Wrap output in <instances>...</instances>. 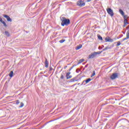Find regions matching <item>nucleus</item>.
Returning a JSON list of instances; mask_svg holds the SVG:
<instances>
[{"instance_id":"f257e3e1","label":"nucleus","mask_w":129,"mask_h":129,"mask_svg":"<svg viewBox=\"0 0 129 129\" xmlns=\"http://www.w3.org/2000/svg\"><path fill=\"white\" fill-rule=\"evenodd\" d=\"M60 21L61 22V26L64 27V26H68L70 25V20L66 19L64 17H60Z\"/></svg>"},{"instance_id":"f03ea898","label":"nucleus","mask_w":129,"mask_h":129,"mask_svg":"<svg viewBox=\"0 0 129 129\" xmlns=\"http://www.w3.org/2000/svg\"><path fill=\"white\" fill-rule=\"evenodd\" d=\"M102 51H98V52H94L93 53H91L88 57V59H92L94 58V57H96L97 55H99V54H101Z\"/></svg>"},{"instance_id":"7ed1b4c3","label":"nucleus","mask_w":129,"mask_h":129,"mask_svg":"<svg viewBox=\"0 0 129 129\" xmlns=\"http://www.w3.org/2000/svg\"><path fill=\"white\" fill-rule=\"evenodd\" d=\"M108 14L111 16V17H113L114 15V14L113 13V11L112 10V9L111 8H108L106 10Z\"/></svg>"},{"instance_id":"20e7f679","label":"nucleus","mask_w":129,"mask_h":129,"mask_svg":"<svg viewBox=\"0 0 129 129\" xmlns=\"http://www.w3.org/2000/svg\"><path fill=\"white\" fill-rule=\"evenodd\" d=\"M77 5L79 7H82L85 6V3L83 1H79L77 2Z\"/></svg>"},{"instance_id":"39448f33","label":"nucleus","mask_w":129,"mask_h":129,"mask_svg":"<svg viewBox=\"0 0 129 129\" xmlns=\"http://www.w3.org/2000/svg\"><path fill=\"white\" fill-rule=\"evenodd\" d=\"M117 77H118V74L114 73L110 76V79L112 80H114V79L117 78Z\"/></svg>"},{"instance_id":"423d86ee","label":"nucleus","mask_w":129,"mask_h":129,"mask_svg":"<svg viewBox=\"0 0 129 129\" xmlns=\"http://www.w3.org/2000/svg\"><path fill=\"white\" fill-rule=\"evenodd\" d=\"M3 17H4V18H6V19H7L8 22H11L12 21V19H11L10 16H8L7 15L4 14Z\"/></svg>"},{"instance_id":"0eeeda50","label":"nucleus","mask_w":129,"mask_h":129,"mask_svg":"<svg viewBox=\"0 0 129 129\" xmlns=\"http://www.w3.org/2000/svg\"><path fill=\"white\" fill-rule=\"evenodd\" d=\"M105 41L106 42H110V43L112 42L113 41V39L110 38L109 37H106L105 39Z\"/></svg>"},{"instance_id":"6e6552de","label":"nucleus","mask_w":129,"mask_h":129,"mask_svg":"<svg viewBox=\"0 0 129 129\" xmlns=\"http://www.w3.org/2000/svg\"><path fill=\"white\" fill-rule=\"evenodd\" d=\"M90 81H91V78H89L87 80H86V81H83V83H82V85H83V83H84V82H86V84H87V83H89V82H90Z\"/></svg>"},{"instance_id":"1a4fd4ad","label":"nucleus","mask_w":129,"mask_h":129,"mask_svg":"<svg viewBox=\"0 0 129 129\" xmlns=\"http://www.w3.org/2000/svg\"><path fill=\"white\" fill-rule=\"evenodd\" d=\"M44 63L46 68H48L49 67V62L48 61V59H47V58H45Z\"/></svg>"},{"instance_id":"9d476101","label":"nucleus","mask_w":129,"mask_h":129,"mask_svg":"<svg viewBox=\"0 0 129 129\" xmlns=\"http://www.w3.org/2000/svg\"><path fill=\"white\" fill-rule=\"evenodd\" d=\"M71 72H69L67 73V79H70V78H72V76H71Z\"/></svg>"},{"instance_id":"9b49d317","label":"nucleus","mask_w":129,"mask_h":129,"mask_svg":"<svg viewBox=\"0 0 129 129\" xmlns=\"http://www.w3.org/2000/svg\"><path fill=\"white\" fill-rule=\"evenodd\" d=\"M127 39H129V33L128 32H126V38H124L122 40V42H123V41H125V40H127Z\"/></svg>"},{"instance_id":"f8f14e48","label":"nucleus","mask_w":129,"mask_h":129,"mask_svg":"<svg viewBox=\"0 0 129 129\" xmlns=\"http://www.w3.org/2000/svg\"><path fill=\"white\" fill-rule=\"evenodd\" d=\"M119 13H120L121 16H124V12H123V11H122V10L119 9Z\"/></svg>"},{"instance_id":"ddd939ff","label":"nucleus","mask_w":129,"mask_h":129,"mask_svg":"<svg viewBox=\"0 0 129 129\" xmlns=\"http://www.w3.org/2000/svg\"><path fill=\"white\" fill-rule=\"evenodd\" d=\"M81 48H82V45L80 44L76 47V50H79L80 49H81Z\"/></svg>"},{"instance_id":"4468645a","label":"nucleus","mask_w":129,"mask_h":129,"mask_svg":"<svg viewBox=\"0 0 129 129\" xmlns=\"http://www.w3.org/2000/svg\"><path fill=\"white\" fill-rule=\"evenodd\" d=\"M76 81H78V80L76 79V78L71 79V82H75Z\"/></svg>"},{"instance_id":"2eb2a0df","label":"nucleus","mask_w":129,"mask_h":129,"mask_svg":"<svg viewBox=\"0 0 129 129\" xmlns=\"http://www.w3.org/2000/svg\"><path fill=\"white\" fill-rule=\"evenodd\" d=\"M14 75V72H13V71H11L10 74H9V76L10 77H13Z\"/></svg>"},{"instance_id":"dca6fc26","label":"nucleus","mask_w":129,"mask_h":129,"mask_svg":"<svg viewBox=\"0 0 129 129\" xmlns=\"http://www.w3.org/2000/svg\"><path fill=\"white\" fill-rule=\"evenodd\" d=\"M124 26H126L127 24H128V23H127V19H124Z\"/></svg>"},{"instance_id":"f3484780","label":"nucleus","mask_w":129,"mask_h":129,"mask_svg":"<svg viewBox=\"0 0 129 129\" xmlns=\"http://www.w3.org/2000/svg\"><path fill=\"white\" fill-rule=\"evenodd\" d=\"M97 37H98V38L99 40H100L101 41H102L103 39H102V37H101V36L98 34Z\"/></svg>"},{"instance_id":"a211bd4d","label":"nucleus","mask_w":129,"mask_h":129,"mask_svg":"<svg viewBox=\"0 0 129 129\" xmlns=\"http://www.w3.org/2000/svg\"><path fill=\"white\" fill-rule=\"evenodd\" d=\"M124 20H127L128 19L129 17L127 16V15H124L123 16Z\"/></svg>"},{"instance_id":"6ab92c4d","label":"nucleus","mask_w":129,"mask_h":129,"mask_svg":"<svg viewBox=\"0 0 129 129\" xmlns=\"http://www.w3.org/2000/svg\"><path fill=\"white\" fill-rule=\"evenodd\" d=\"M5 35L7 37H9L10 36V32L8 31H5Z\"/></svg>"},{"instance_id":"aec40b11","label":"nucleus","mask_w":129,"mask_h":129,"mask_svg":"<svg viewBox=\"0 0 129 129\" xmlns=\"http://www.w3.org/2000/svg\"><path fill=\"white\" fill-rule=\"evenodd\" d=\"M82 62H84V59H80V60L79 61L78 64H80L81 63H82Z\"/></svg>"},{"instance_id":"412c9836","label":"nucleus","mask_w":129,"mask_h":129,"mask_svg":"<svg viewBox=\"0 0 129 129\" xmlns=\"http://www.w3.org/2000/svg\"><path fill=\"white\" fill-rule=\"evenodd\" d=\"M95 76V71H94L93 72V73H92V75H91V77H93Z\"/></svg>"},{"instance_id":"4be33fe9","label":"nucleus","mask_w":129,"mask_h":129,"mask_svg":"<svg viewBox=\"0 0 129 129\" xmlns=\"http://www.w3.org/2000/svg\"><path fill=\"white\" fill-rule=\"evenodd\" d=\"M2 24H3L4 27H8V26L7 25V24L5 22V21H3Z\"/></svg>"},{"instance_id":"5701e85b","label":"nucleus","mask_w":129,"mask_h":129,"mask_svg":"<svg viewBox=\"0 0 129 129\" xmlns=\"http://www.w3.org/2000/svg\"><path fill=\"white\" fill-rule=\"evenodd\" d=\"M108 49H109V47L108 46H107L105 48L103 49V51H105L106 50H108Z\"/></svg>"},{"instance_id":"b1692460","label":"nucleus","mask_w":129,"mask_h":129,"mask_svg":"<svg viewBox=\"0 0 129 129\" xmlns=\"http://www.w3.org/2000/svg\"><path fill=\"white\" fill-rule=\"evenodd\" d=\"M65 42V39H62L59 41V43H64Z\"/></svg>"},{"instance_id":"393cba45","label":"nucleus","mask_w":129,"mask_h":129,"mask_svg":"<svg viewBox=\"0 0 129 129\" xmlns=\"http://www.w3.org/2000/svg\"><path fill=\"white\" fill-rule=\"evenodd\" d=\"M20 105V107H23V106H24V103L21 102Z\"/></svg>"},{"instance_id":"a878e982","label":"nucleus","mask_w":129,"mask_h":129,"mask_svg":"<svg viewBox=\"0 0 129 129\" xmlns=\"http://www.w3.org/2000/svg\"><path fill=\"white\" fill-rule=\"evenodd\" d=\"M120 41H118L117 42V46H119V45H120Z\"/></svg>"},{"instance_id":"bb28decb","label":"nucleus","mask_w":129,"mask_h":129,"mask_svg":"<svg viewBox=\"0 0 129 129\" xmlns=\"http://www.w3.org/2000/svg\"><path fill=\"white\" fill-rule=\"evenodd\" d=\"M16 104H19L20 103V101L19 100H16Z\"/></svg>"},{"instance_id":"cd10ccee","label":"nucleus","mask_w":129,"mask_h":129,"mask_svg":"<svg viewBox=\"0 0 129 129\" xmlns=\"http://www.w3.org/2000/svg\"><path fill=\"white\" fill-rule=\"evenodd\" d=\"M0 22L2 23L4 21H3V18H2V17H0Z\"/></svg>"},{"instance_id":"c85d7f7f","label":"nucleus","mask_w":129,"mask_h":129,"mask_svg":"<svg viewBox=\"0 0 129 129\" xmlns=\"http://www.w3.org/2000/svg\"><path fill=\"white\" fill-rule=\"evenodd\" d=\"M63 78H64V76H63V75H61L60 76V79H63Z\"/></svg>"},{"instance_id":"c756f323","label":"nucleus","mask_w":129,"mask_h":129,"mask_svg":"<svg viewBox=\"0 0 129 129\" xmlns=\"http://www.w3.org/2000/svg\"><path fill=\"white\" fill-rule=\"evenodd\" d=\"M91 1H92V0H87V2L88 3H89L90 2H91Z\"/></svg>"},{"instance_id":"7c9ffc66","label":"nucleus","mask_w":129,"mask_h":129,"mask_svg":"<svg viewBox=\"0 0 129 129\" xmlns=\"http://www.w3.org/2000/svg\"><path fill=\"white\" fill-rule=\"evenodd\" d=\"M73 68V67H72L70 69V71H71V70H72Z\"/></svg>"},{"instance_id":"2f4dec72","label":"nucleus","mask_w":129,"mask_h":129,"mask_svg":"<svg viewBox=\"0 0 129 129\" xmlns=\"http://www.w3.org/2000/svg\"><path fill=\"white\" fill-rule=\"evenodd\" d=\"M50 70H52V68L51 67H50Z\"/></svg>"},{"instance_id":"473e14b6","label":"nucleus","mask_w":129,"mask_h":129,"mask_svg":"<svg viewBox=\"0 0 129 129\" xmlns=\"http://www.w3.org/2000/svg\"><path fill=\"white\" fill-rule=\"evenodd\" d=\"M126 25H124H124L123 26V27H125Z\"/></svg>"},{"instance_id":"72a5a7b5","label":"nucleus","mask_w":129,"mask_h":129,"mask_svg":"<svg viewBox=\"0 0 129 129\" xmlns=\"http://www.w3.org/2000/svg\"><path fill=\"white\" fill-rule=\"evenodd\" d=\"M80 85V83H79V84H78V85Z\"/></svg>"},{"instance_id":"f704fd0d","label":"nucleus","mask_w":129,"mask_h":129,"mask_svg":"<svg viewBox=\"0 0 129 129\" xmlns=\"http://www.w3.org/2000/svg\"><path fill=\"white\" fill-rule=\"evenodd\" d=\"M128 28H129V25L128 26Z\"/></svg>"}]
</instances>
